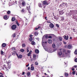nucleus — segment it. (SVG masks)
Returning a JSON list of instances; mask_svg holds the SVG:
<instances>
[{"label": "nucleus", "instance_id": "obj_1", "mask_svg": "<svg viewBox=\"0 0 77 77\" xmlns=\"http://www.w3.org/2000/svg\"><path fill=\"white\" fill-rule=\"evenodd\" d=\"M48 35H45L43 37L42 44V45L43 47H44L45 45V44H46L47 43V42H44V39L45 38V39H47V38H48Z\"/></svg>", "mask_w": 77, "mask_h": 77}, {"label": "nucleus", "instance_id": "obj_2", "mask_svg": "<svg viewBox=\"0 0 77 77\" xmlns=\"http://www.w3.org/2000/svg\"><path fill=\"white\" fill-rule=\"evenodd\" d=\"M45 50V51H48L49 53H52L53 52V49L50 48H46Z\"/></svg>", "mask_w": 77, "mask_h": 77}, {"label": "nucleus", "instance_id": "obj_3", "mask_svg": "<svg viewBox=\"0 0 77 77\" xmlns=\"http://www.w3.org/2000/svg\"><path fill=\"white\" fill-rule=\"evenodd\" d=\"M67 5V3H63L61 4L60 5V8H61V7H63V6H64V7H65V6H66Z\"/></svg>", "mask_w": 77, "mask_h": 77}, {"label": "nucleus", "instance_id": "obj_4", "mask_svg": "<svg viewBox=\"0 0 77 77\" xmlns=\"http://www.w3.org/2000/svg\"><path fill=\"white\" fill-rule=\"evenodd\" d=\"M30 5H29V4H27V6L26 7V9H27V10H28V11H29L28 12L29 14H31L30 12V11H30Z\"/></svg>", "mask_w": 77, "mask_h": 77}, {"label": "nucleus", "instance_id": "obj_5", "mask_svg": "<svg viewBox=\"0 0 77 77\" xmlns=\"http://www.w3.org/2000/svg\"><path fill=\"white\" fill-rule=\"evenodd\" d=\"M17 28V26L15 25H13L11 26V29L12 30H15Z\"/></svg>", "mask_w": 77, "mask_h": 77}, {"label": "nucleus", "instance_id": "obj_6", "mask_svg": "<svg viewBox=\"0 0 77 77\" xmlns=\"http://www.w3.org/2000/svg\"><path fill=\"white\" fill-rule=\"evenodd\" d=\"M42 4L43 5H48V4L47 3V1L46 0L44 1L42 3Z\"/></svg>", "mask_w": 77, "mask_h": 77}, {"label": "nucleus", "instance_id": "obj_7", "mask_svg": "<svg viewBox=\"0 0 77 77\" xmlns=\"http://www.w3.org/2000/svg\"><path fill=\"white\" fill-rule=\"evenodd\" d=\"M49 26L50 28H53L54 27V25L52 23H51Z\"/></svg>", "mask_w": 77, "mask_h": 77}, {"label": "nucleus", "instance_id": "obj_8", "mask_svg": "<svg viewBox=\"0 0 77 77\" xmlns=\"http://www.w3.org/2000/svg\"><path fill=\"white\" fill-rule=\"evenodd\" d=\"M16 55L17 56V57L19 58V59L23 57V55H18V54H16Z\"/></svg>", "mask_w": 77, "mask_h": 77}, {"label": "nucleus", "instance_id": "obj_9", "mask_svg": "<svg viewBox=\"0 0 77 77\" xmlns=\"http://www.w3.org/2000/svg\"><path fill=\"white\" fill-rule=\"evenodd\" d=\"M60 51H63L64 53H65L66 51L65 49H60Z\"/></svg>", "mask_w": 77, "mask_h": 77}, {"label": "nucleus", "instance_id": "obj_10", "mask_svg": "<svg viewBox=\"0 0 77 77\" xmlns=\"http://www.w3.org/2000/svg\"><path fill=\"white\" fill-rule=\"evenodd\" d=\"M64 38L65 39H66V40H68V35L67 36L65 35L64 36Z\"/></svg>", "mask_w": 77, "mask_h": 77}, {"label": "nucleus", "instance_id": "obj_11", "mask_svg": "<svg viewBox=\"0 0 77 77\" xmlns=\"http://www.w3.org/2000/svg\"><path fill=\"white\" fill-rule=\"evenodd\" d=\"M67 47L69 49H71L72 48V45H68Z\"/></svg>", "mask_w": 77, "mask_h": 77}, {"label": "nucleus", "instance_id": "obj_12", "mask_svg": "<svg viewBox=\"0 0 77 77\" xmlns=\"http://www.w3.org/2000/svg\"><path fill=\"white\" fill-rule=\"evenodd\" d=\"M58 55H59V56H61L62 54V51H59L58 52Z\"/></svg>", "mask_w": 77, "mask_h": 77}, {"label": "nucleus", "instance_id": "obj_13", "mask_svg": "<svg viewBox=\"0 0 77 77\" xmlns=\"http://www.w3.org/2000/svg\"><path fill=\"white\" fill-rule=\"evenodd\" d=\"M59 14L60 15H62V14H63V11L62 10L61 11H59Z\"/></svg>", "mask_w": 77, "mask_h": 77}, {"label": "nucleus", "instance_id": "obj_14", "mask_svg": "<svg viewBox=\"0 0 77 77\" xmlns=\"http://www.w3.org/2000/svg\"><path fill=\"white\" fill-rule=\"evenodd\" d=\"M32 52V51H30L29 52L27 56H30V54H31V53Z\"/></svg>", "mask_w": 77, "mask_h": 77}, {"label": "nucleus", "instance_id": "obj_15", "mask_svg": "<svg viewBox=\"0 0 77 77\" xmlns=\"http://www.w3.org/2000/svg\"><path fill=\"white\" fill-rule=\"evenodd\" d=\"M48 42L49 44H51V43H52V41L50 39H49L48 41Z\"/></svg>", "mask_w": 77, "mask_h": 77}, {"label": "nucleus", "instance_id": "obj_16", "mask_svg": "<svg viewBox=\"0 0 77 77\" xmlns=\"http://www.w3.org/2000/svg\"><path fill=\"white\" fill-rule=\"evenodd\" d=\"M4 20H8V16L6 15L4 16Z\"/></svg>", "mask_w": 77, "mask_h": 77}, {"label": "nucleus", "instance_id": "obj_17", "mask_svg": "<svg viewBox=\"0 0 77 77\" xmlns=\"http://www.w3.org/2000/svg\"><path fill=\"white\" fill-rule=\"evenodd\" d=\"M35 53L38 54L39 53V50L38 49H36L35 51Z\"/></svg>", "mask_w": 77, "mask_h": 77}, {"label": "nucleus", "instance_id": "obj_18", "mask_svg": "<svg viewBox=\"0 0 77 77\" xmlns=\"http://www.w3.org/2000/svg\"><path fill=\"white\" fill-rule=\"evenodd\" d=\"M33 57L34 59H35V58L36 57V55L35 54H33Z\"/></svg>", "mask_w": 77, "mask_h": 77}, {"label": "nucleus", "instance_id": "obj_19", "mask_svg": "<svg viewBox=\"0 0 77 77\" xmlns=\"http://www.w3.org/2000/svg\"><path fill=\"white\" fill-rule=\"evenodd\" d=\"M15 17H13L12 18L11 21H15Z\"/></svg>", "mask_w": 77, "mask_h": 77}, {"label": "nucleus", "instance_id": "obj_20", "mask_svg": "<svg viewBox=\"0 0 77 77\" xmlns=\"http://www.w3.org/2000/svg\"><path fill=\"white\" fill-rule=\"evenodd\" d=\"M30 69L32 71H33L34 70V67L33 66H32L31 67Z\"/></svg>", "mask_w": 77, "mask_h": 77}, {"label": "nucleus", "instance_id": "obj_21", "mask_svg": "<svg viewBox=\"0 0 77 77\" xmlns=\"http://www.w3.org/2000/svg\"><path fill=\"white\" fill-rule=\"evenodd\" d=\"M24 51H25V50L23 49H22L20 50V51H21V52H22V53H23V52H24Z\"/></svg>", "mask_w": 77, "mask_h": 77}, {"label": "nucleus", "instance_id": "obj_22", "mask_svg": "<svg viewBox=\"0 0 77 77\" xmlns=\"http://www.w3.org/2000/svg\"><path fill=\"white\" fill-rule=\"evenodd\" d=\"M6 44L5 43H3L2 44V46L3 47H6Z\"/></svg>", "mask_w": 77, "mask_h": 77}, {"label": "nucleus", "instance_id": "obj_23", "mask_svg": "<svg viewBox=\"0 0 77 77\" xmlns=\"http://www.w3.org/2000/svg\"><path fill=\"white\" fill-rule=\"evenodd\" d=\"M38 6H39V7H40V8H41L42 7V5L41 4V3H39L38 4Z\"/></svg>", "mask_w": 77, "mask_h": 77}, {"label": "nucleus", "instance_id": "obj_24", "mask_svg": "<svg viewBox=\"0 0 77 77\" xmlns=\"http://www.w3.org/2000/svg\"><path fill=\"white\" fill-rule=\"evenodd\" d=\"M22 4L23 6H24L26 5V3L24 2H23Z\"/></svg>", "mask_w": 77, "mask_h": 77}, {"label": "nucleus", "instance_id": "obj_25", "mask_svg": "<svg viewBox=\"0 0 77 77\" xmlns=\"http://www.w3.org/2000/svg\"><path fill=\"white\" fill-rule=\"evenodd\" d=\"M31 44L32 45H35V42L33 41L31 42Z\"/></svg>", "mask_w": 77, "mask_h": 77}, {"label": "nucleus", "instance_id": "obj_26", "mask_svg": "<svg viewBox=\"0 0 77 77\" xmlns=\"http://www.w3.org/2000/svg\"><path fill=\"white\" fill-rule=\"evenodd\" d=\"M52 47L53 48H54L56 47V45H55V44H53L52 45Z\"/></svg>", "mask_w": 77, "mask_h": 77}, {"label": "nucleus", "instance_id": "obj_27", "mask_svg": "<svg viewBox=\"0 0 77 77\" xmlns=\"http://www.w3.org/2000/svg\"><path fill=\"white\" fill-rule=\"evenodd\" d=\"M38 32H35L34 33V35H35V36H37V35H38Z\"/></svg>", "mask_w": 77, "mask_h": 77}, {"label": "nucleus", "instance_id": "obj_28", "mask_svg": "<svg viewBox=\"0 0 77 77\" xmlns=\"http://www.w3.org/2000/svg\"><path fill=\"white\" fill-rule=\"evenodd\" d=\"M59 40L60 41H62V38L60 37H59Z\"/></svg>", "mask_w": 77, "mask_h": 77}, {"label": "nucleus", "instance_id": "obj_29", "mask_svg": "<svg viewBox=\"0 0 77 77\" xmlns=\"http://www.w3.org/2000/svg\"><path fill=\"white\" fill-rule=\"evenodd\" d=\"M27 75L28 76H29L30 75V72H28L27 73Z\"/></svg>", "mask_w": 77, "mask_h": 77}, {"label": "nucleus", "instance_id": "obj_30", "mask_svg": "<svg viewBox=\"0 0 77 77\" xmlns=\"http://www.w3.org/2000/svg\"><path fill=\"white\" fill-rule=\"evenodd\" d=\"M12 36L13 38H15V36H16V34H15V33H14L13 34Z\"/></svg>", "mask_w": 77, "mask_h": 77}, {"label": "nucleus", "instance_id": "obj_31", "mask_svg": "<svg viewBox=\"0 0 77 77\" xmlns=\"http://www.w3.org/2000/svg\"><path fill=\"white\" fill-rule=\"evenodd\" d=\"M22 46L23 47H25L26 46V44H22Z\"/></svg>", "mask_w": 77, "mask_h": 77}, {"label": "nucleus", "instance_id": "obj_32", "mask_svg": "<svg viewBox=\"0 0 77 77\" xmlns=\"http://www.w3.org/2000/svg\"><path fill=\"white\" fill-rule=\"evenodd\" d=\"M72 11H70L69 12V16H71V15H72Z\"/></svg>", "mask_w": 77, "mask_h": 77}, {"label": "nucleus", "instance_id": "obj_33", "mask_svg": "<svg viewBox=\"0 0 77 77\" xmlns=\"http://www.w3.org/2000/svg\"><path fill=\"white\" fill-rule=\"evenodd\" d=\"M65 76L66 77H68V74L67 73H65Z\"/></svg>", "mask_w": 77, "mask_h": 77}, {"label": "nucleus", "instance_id": "obj_34", "mask_svg": "<svg viewBox=\"0 0 77 77\" xmlns=\"http://www.w3.org/2000/svg\"><path fill=\"white\" fill-rule=\"evenodd\" d=\"M16 22L17 26H20V24H19V23H18V22H17V21H16Z\"/></svg>", "mask_w": 77, "mask_h": 77}, {"label": "nucleus", "instance_id": "obj_35", "mask_svg": "<svg viewBox=\"0 0 77 77\" xmlns=\"http://www.w3.org/2000/svg\"><path fill=\"white\" fill-rule=\"evenodd\" d=\"M29 40L30 41H32L33 40V38L31 37L29 38Z\"/></svg>", "mask_w": 77, "mask_h": 77}, {"label": "nucleus", "instance_id": "obj_36", "mask_svg": "<svg viewBox=\"0 0 77 77\" xmlns=\"http://www.w3.org/2000/svg\"><path fill=\"white\" fill-rule=\"evenodd\" d=\"M75 54H77V50H75Z\"/></svg>", "mask_w": 77, "mask_h": 77}, {"label": "nucleus", "instance_id": "obj_37", "mask_svg": "<svg viewBox=\"0 0 77 77\" xmlns=\"http://www.w3.org/2000/svg\"><path fill=\"white\" fill-rule=\"evenodd\" d=\"M35 65H38V62H35Z\"/></svg>", "mask_w": 77, "mask_h": 77}, {"label": "nucleus", "instance_id": "obj_38", "mask_svg": "<svg viewBox=\"0 0 77 77\" xmlns=\"http://www.w3.org/2000/svg\"><path fill=\"white\" fill-rule=\"evenodd\" d=\"M1 54L2 55V54H3L4 53V52L3 51H1Z\"/></svg>", "mask_w": 77, "mask_h": 77}, {"label": "nucleus", "instance_id": "obj_39", "mask_svg": "<svg viewBox=\"0 0 77 77\" xmlns=\"http://www.w3.org/2000/svg\"><path fill=\"white\" fill-rule=\"evenodd\" d=\"M75 71H73L72 72V74L73 75H74V74H75Z\"/></svg>", "mask_w": 77, "mask_h": 77}, {"label": "nucleus", "instance_id": "obj_40", "mask_svg": "<svg viewBox=\"0 0 77 77\" xmlns=\"http://www.w3.org/2000/svg\"><path fill=\"white\" fill-rule=\"evenodd\" d=\"M7 14H10V13H11V11H8V12H7Z\"/></svg>", "mask_w": 77, "mask_h": 77}, {"label": "nucleus", "instance_id": "obj_41", "mask_svg": "<svg viewBox=\"0 0 77 77\" xmlns=\"http://www.w3.org/2000/svg\"><path fill=\"white\" fill-rule=\"evenodd\" d=\"M67 52L69 53L71 52V51H70V50H67Z\"/></svg>", "mask_w": 77, "mask_h": 77}, {"label": "nucleus", "instance_id": "obj_42", "mask_svg": "<svg viewBox=\"0 0 77 77\" xmlns=\"http://www.w3.org/2000/svg\"><path fill=\"white\" fill-rule=\"evenodd\" d=\"M12 50H15V48L14 47H13L12 48Z\"/></svg>", "mask_w": 77, "mask_h": 77}, {"label": "nucleus", "instance_id": "obj_43", "mask_svg": "<svg viewBox=\"0 0 77 77\" xmlns=\"http://www.w3.org/2000/svg\"><path fill=\"white\" fill-rule=\"evenodd\" d=\"M48 37V38L51 39V38H52V36H49Z\"/></svg>", "mask_w": 77, "mask_h": 77}, {"label": "nucleus", "instance_id": "obj_44", "mask_svg": "<svg viewBox=\"0 0 77 77\" xmlns=\"http://www.w3.org/2000/svg\"><path fill=\"white\" fill-rule=\"evenodd\" d=\"M61 20H62V21H63V20H64V18H63V17H61Z\"/></svg>", "mask_w": 77, "mask_h": 77}, {"label": "nucleus", "instance_id": "obj_45", "mask_svg": "<svg viewBox=\"0 0 77 77\" xmlns=\"http://www.w3.org/2000/svg\"><path fill=\"white\" fill-rule=\"evenodd\" d=\"M22 12H24V9H23L21 11Z\"/></svg>", "mask_w": 77, "mask_h": 77}, {"label": "nucleus", "instance_id": "obj_46", "mask_svg": "<svg viewBox=\"0 0 77 77\" xmlns=\"http://www.w3.org/2000/svg\"><path fill=\"white\" fill-rule=\"evenodd\" d=\"M56 26L57 27H59V25L58 24H56Z\"/></svg>", "mask_w": 77, "mask_h": 77}, {"label": "nucleus", "instance_id": "obj_47", "mask_svg": "<svg viewBox=\"0 0 77 77\" xmlns=\"http://www.w3.org/2000/svg\"><path fill=\"white\" fill-rule=\"evenodd\" d=\"M27 52L29 53V50L28 49H27Z\"/></svg>", "mask_w": 77, "mask_h": 77}, {"label": "nucleus", "instance_id": "obj_48", "mask_svg": "<svg viewBox=\"0 0 77 77\" xmlns=\"http://www.w3.org/2000/svg\"><path fill=\"white\" fill-rule=\"evenodd\" d=\"M75 62H77V58H76L75 60Z\"/></svg>", "mask_w": 77, "mask_h": 77}, {"label": "nucleus", "instance_id": "obj_49", "mask_svg": "<svg viewBox=\"0 0 77 77\" xmlns=\"http://www.w3.org/2000/svg\"><path fill=\"white\" fill-rule=\"evenodd\" d=\"M74 67H75V68H77V65H75L74 66Z\"/></svg>", "mask_w": 77, "mask_h": 77}, {"label": "nucleus", "instance_id": "obj_50", "mask_svg": "<svg viewBox=\"0 0 77 77\" xmlns=\"http://www.w3.org/2000/svg\"><path fill=\"white\" fill-rule=\"evenodd\" d=\"M32 36H33V35H30L29 37H30V38H31V37H32Z\"/></svg>", "mask_w": 77, "mask_h": 77}, {"label": "nucleus", "instance_id": "obj_51", "mask_svg": "<svg viewBox=\"0 0 77 77\" xmlns=\"http://www.w3.org/2000/svg\"><path fill=\"white\" fill-rule=\"evenodd\" d=\"M29 66V64H28L27 65H26V67H28V66Z\"/></svg>", "mask_w": 77, "mask_h": 77}, {"label": "nucleus", "instance_id": "obj_52", "mask_svg": "<svg viewBox=\"0 0 77 77\" xmlns=\"http://www.w3.org/2000/svg\"><path fill=\"white\" fill-rule=\"evenodd\" d=\"M24 74H25V72H23L22 73V75H24Z\"/></svg>", "mask_w": 77, "mask_h": 77}, {"label": "nucleus", "instance_id": "obj_53", "mask_svg": "<svg viewBox=\"0 0 77 77\" xmlns=\"http://www.w3.org/2000/svg\"><path fill=\"white\" fill-rule=\"evenodd\" d=\"M47 23H50V24L51 23V22H48V21H47Z\"/></svg>", "mask_w": 77, "mask_h": 77}, {"label": "nucleus", "instance_id": "obj_54", "mask_svg": "<svg viewBox=\"0 0 77 77\" xmlns=\"http://www.w3.org/2000/svg\"><path fill=\"white\" fill-rule=\"evenodd\" d=\"M38 28H35V30H38Z\"/></svg>", "mask_w": 77, "mask_h": 77}, {"label": "nucleus", "instance_id": "obj_55", "mask_svg": "<svg viewBox=\"0 0 77 77\" xmlns=\"http://www.w3.org/2000/svg\"><path fill=\"white\" fill-rule=\"evenodd\" d=\"M63 44H66V43L65 42H63Z\"/></svg>", "mask_w": 77, "mask_h": 77}, {"label": "nucleus", "instance_id": "obj_56", "mask_svg": "<svg viewBox=\"0 0 77 77\" xmlns=\"http://www.w3.org/2000/svg\"><path fill=\"white\" fill-rule=\"evenodd\" d=\"M72 71H74V70H75L74 69V68L72 69Z\"/></svg>", "mask_w": 77, "mask_h": 77}, {"label": "nucleus", "instance_id": "obj_57", "mask_svg": "<svg viewBox=\"0 0 77 77\" xmlns=\"http://www.w3.org/2000/svg\"><path fill=\"white\" fill-rule=\"evenodd\" d=\"M28 70H30V67H29L28 68Z\"/></svg>", "mask_w": 77, "mask_h": 77}, {"label": "nucleus", "instance_id": "obj_58", "mask_svg": "<svg viewBox=\"0 0 77 77\" xmlns=\"http://www.w3.org/2000/svg\"><path fill=\"white\" fill-rule=\"evenodd\" d=\"M72 37H70L69 39H72Z\"/></svg>", "mask_w": 77, "mask_h": 77}, {"label": "nucleus", "instance_id": "obj_59", "mask_svg": "<svg viewBox=\"0 0 77 77\" xmlns=\"http://www.w3.org/2000/svg\"><path fill=\"white\" fill-rule=\"evenodd\" d=\"M0 77H3V76L2 75H1Z\"/></svg>", "mask_w": 77, "mask_h": 77}, {"label": "nucleus", "instance_id": "obj_60", "mask_svg": "<svg viewBox=\"0 0 77 77\" xmlns=\"http://www.w3.org/2000/svg\"><path fill=\"white\" fill-rule=\"evenodd\" d=\"M40 27H40V26H38V29H39Z\"/></svg>", "mask_w": 77, "mask_h": 77}, {"label": "nucleus", "instance_id": "obj_61", "mask_svg": "<svg viewBox=\"0 0 77 77\" xmlns=\"http://www.w3.org/2000/svg\"><path fill=\"white\" fill-rule=\"evenodd\" d=\"M51 77H53V75H51Z\"/></svg>", "mask_w": 77, "mask_h": 77}, {"label": "nucleus", "instance_id": "obj_62", "mask_svg": "<svg viewBox=\"0 0 77 77\" xmlns=\"http://www.w3.org/2000/svg\"><path fill=\"white\" fill-rule=\"evenodd\" d=\"M45 75H47V74H46V73H45Z\"/></svg>", "mask_w": 77, "mask_h": 77}, {"label": "nucleus", "instance_id": "obj_63", "mask_svg": "<svg viewBox=\"0 0 77 77\" xmlns=\"http://www.w3.org/2000/svg\"><path fill=\"white\" fill-rule=\"evenodd\" d=\"M26 25H27V23H26Z\"/></svg>", "mask_w": 77, "mask_h": 77}, {"label": "nucleus", "instance_id": "obj_64", "mask_svg": "<svg viewBox=\"0 0 77 77\" xmlns=\"http://www.w3.org/2000/svg\"><path fill=\"white\" fill-rule=\"evenodd\" d=\"M47 77H50V76H48V75Z\"/></svg>", "mask_w": 77, "mask_h": 77}]
</instances>
